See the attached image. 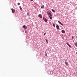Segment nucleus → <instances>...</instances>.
<instances>
[{"mask_svg":"<svg viewBox=\"0 0 77 77\" xmlns=\"http://www.w3.org/2000/svg\"><path fill=\"white\" fill-rule=\"evenodd\" d=\"M46 42H47V44H48V40L46 39Z\"/></svg>","mask_w":77,"mask_h":77,"instance_id":"obj_15","label":"nucleus"},{"mask_svg":"<svg viewBox=\"0 0 77 77\" xmlns=\"http://www.w3.org/2000/svg\"><path fill=\"white\" fill-rule=\"evenodd\" d=\"M61 32L63 33H65V32L63 30H62L61 31Z\"/></svg>","mask_w":77,"mask_h":77,"instance_id":"obj_8","label":"nucleus"},{"mask_svg":"<svg viewBox=\"0 0 77 77\" xmlns=\"http://www.w3.org/2000/svg\"><path fill=\"white\" fill-rule=\"evenodd\" d=\"M25 33H27V32H26H26H25Z\"/></svg>","mask_w":77,"mask_h":77,"instance_id":"obj_22","label":"nucleus"},{"mask_svg":"<svg viewBox=\"0 0 77 77\" xmlns=\"http://www.w3.org/2000/svg\"><path fill=\"white\" fill-rule=\"evenodd\" d=\"M43 20H44L45 23H47V20L46 18H44V17H43Z\"/></svg>","mask_w":77,"mask_h":77,"instance_id":"obj_2","label":"nucleus"},{"mask_svg":"<svg viewBox=\"0 0 77 77\" xmlns=\"http://www.w3.org/2000/svg\"><path fill=\"white\" fill-rule=\"evenodd\" d=\"M58 22L59 23V24H61V25H62V26H63V24H62V22H61L60 21H58Z\"/></svg>","mask_w":77,"mask_h":77,"instance_id":"obj_5","label":"nucleus"},{"mask_svg":"<svg viewBox=\"0 0 77 77\" xmlns=\"http://www.w3.org/2000/svg\"><path fill=\"white\" fill-rule=\"evenodd\" d=\"M56 27L57 29H59V26L57 25L56 26Z\"/></svg>","mask_w":77,"mask_h":77,"instance_id":"obj_9","label":"nucleus"},{"mask_svg":"<svg viewBox=\"0 0 77 77\" xmlns=\"http://www.w3.org/2000/svg\"><path fill=\"white\" fill-rule=\"evenodd\" d=\"M23 28H25V29H27V27H26V25H24L23 26Z\"/></svg>","mask_w":77,"mask_h":77,"instance_id":"obj_7","label":"nucleus"},{"mask_svg":"<svg viewBox=\"0 0 77 77\" xmlns=\"http://www.w3.org/2000/svg\"><path fill=\"white\" fill-rule=\"evenodd\" d=\"M52 11L53 12H55V11H54V9H52Z\"/></svg>","mask_w":77,"mask_h":77,"instance_id":"obj_12","label":"nucleus"},{"mask_svg":"<svg viewBox=\"0 0 77 77\" xmlns=\"http://www.w3.org/2000/svg\"><path fill=\"white\" fill-rule=\"evenodd\" d=\"M30 1H32V2L33 1V0H30Z\"/></svg>","mask_w":77,"mask_h":77,"instance_id":"obj_21","label":"nucleus"},{"mask_svg":"<svg viewBox=\"0 0 77 77\" xmlns=\"http://www.w3.org/2000/svg\"><path fill=\"white\" fill-rule=\"evenodd\" d=\"M46 34V33H44V35H45Z\"/></svg>","mask_w":77,"mask_h":77,"instance_id":"obj_20","label":"nucleus"},{"mask_svg":"<svg viewBox=\"0 0 77 77\" xmlns=\"http://www.w3.org/2000/svg\"><path fill=\"white\" fill-rule=\"evenodd\" d=\"M49 17L50 18V19L51 20L52 19V17H51V16H49Z\"/></svg>","mask_w":77,"mask_h":77,"instance_id":"obj_13","label":"nucleus"},{"mask_svg":"<svg viewBox=\"0 0 77 77\" xmlns=\"http://www.w3.org/2000/svg\"><path fill=\"white\" fill-rule=\"evenodd\" d=\"M68 46L69 47H71V46L69 45Z\"/></svg>","mask_w":77,"mask_h":77,"instance_id":"obj_19","label":"nucleus"},{"mask_svg":"<svg viewBox=\"0 0 77 77\" xmlns=\"http://www.w3.org/2000/svg\"><path fill=\"white\" fill-rule=\"evenodd\" d=\"M75 46H76V47H77V43H75Z\"/></svg>","mask_w":77,"mask_h":77,"instance_id":"obj_14","label":"nucleus"},{"mask_svg":"<svg viewBox=\"0 0 77 77\" xmlns=\"http://www.w3.org/2000/svg\"><path fill=\"white\" fill-rule=\"evenodd\" d=\"M44 8V5H43V6H42L41 7V8H42V9L43 8Z\"/></svg>","mask_w":77,"mask_h":77,"instance_id":"obj_11","label":"nucleus"},{"mask_svg":"<svg viewBox=\"0 0 77 77\" xmlns=\"http://www.w3.org/2000/svg\"><path fill=\"white\" fill-rule=\"evenodd\" d=\"M72 39H74V37H73V36H72Z\"/></svg>","mask_w":77,"mask_h":77,"instance_id":"obj_23","label":"nucleus"},{"mask_svg":"<svg viewBox=\"0 0 77 77\" xmlns=\"http://www.w3.org/2000/svg\"><path fill=\"white\" fill-rule=\"evenodd\" d=\"M47 13L50 16H52V14H51V11L47 12Z\"/></svg>","mask_w":77,"mask_h":77,"instance_id":"obj_1","label":"nucleus"},{"mask_svg":"<svg viewBox=\"0 0 77 77\" xmlns=\"http://www.w3.org/2000/svg\"><path fill=\"white\" fill-rule=\"evenodd\" d=\"M38 17L41 18H42V15L41 14H39Z\"/></svg>","mask_w":77,"mask_h":77,"instance_id":"obj_6","label":"nucleus"},{"mask_svg":"<svg viewBox=\"0 0 77 77\" xmlns=\"http://www.w3.org/2000/svg\"><path fill=\"white\" fill-rule=\"evenodd\" d=\"M65 63L66 65V66H68V62H66L65 61Z\"/></svg>","mask_w":77,"mask_h":77,"instance_id":"obj_4","label":"nucleus"},{"mask_svg":"<svg viewBox=\"0 0 77 77\" xmlns=\"http://www.w3.org/2000/svg\"><path fill=\"white\" fill-rule=\"evenodd\" d=\"M11 10L12 11V13H14V12H15V10L13 9V8H11Z\"/></svg>","mask_w":77,"mask_h":77,"instance_id":"obj_3","label":"nucleus"},{"mask_svg":"<svg viewBox=\"0 0 77 77\" xmlns=\"http://www.w3.org/2000/svg\"><path fill=\"white\" fill-rule=\"evenodd\" d=\"M20 10H21V11H23V9H22V8H21V7L20 6Z\"/></svg>","mask_w":77,"mask_h":77,"instance_id":"obj_10","label":"nucleus"},{"mask_svg":"<svg viewBox=\"0 0 77 77\" xmlns=\"http://www.w3.org/2000/svg\"><path fill=\"white\" fill-rule=\"evenodd\" d=\"M66 44H67V45H68V46L69 45V44L68 43V42L66 43Z\"/></svg>","mask_w":77,"mask_h":77,"instance_id":"obj_17","label":"nucleus"},{"mask_svg":"<svg viewBox=\"0 0 77 77\" xmlns=\"http://www.w3.org/2000/svg\"><path fill=\"white\" fill-rule=\"evenodd\" d=\"M17 5H20V3H17Z\"/></svg>","mask_w":77,"mask_h":77,"instance_id":"obj_18","label":"nucleus"},{"mask_svg":"<svg viewBox=\"0 0 77 77\" xmlns=\"http://www.w3.org/2000/svg\"><path fill=\"white\" fill-rule=\"evenodd\" d=\"M53 26L54 27H55V25L54 24H53Z\"/></svg>","mask_w":77,"mask_h":77,"instance_id":"obj_16","label":"nucleus"}]
</instances>
